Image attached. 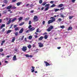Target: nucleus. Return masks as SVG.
Listing matches in <instances>:
<instances>
[{
	"instance_id": "f257e3e1",
	"label": "nucleus",
	"mask_w": 77,
	"mask_h": 77,
	"mask_svg": "<svg viewBox=\"0 0 77 77\" xmlns=\"http://www.w3.org/2000/svg\"><path fill=\"white\" fill-rule=\"evenodd\" d=\"M52 19V20H48V24H50V23H53V22H54V21H55L56 19H55V17H51L50 18V19Z\"/></svg>"
},
{
	"instance_id": "f03ea898",
	"label": "nucleus",
	"mask_w": 77,
	"mask_h": 77,
	"mask_svg": "<svg viewBox=\"0 0 77 77\" xmlns=\"http://www.w3.org/2000/svg\"><path fill=\"white\" fill-rule=\"evenodd\" d=\"M33 20V21H34V22H36V21H38V20H39V19H38V16H34Z\"/></svg>"
},
{
	"instance_id": "7ed1b4c3",
	"label": "nucleus",
	"mask_w": 77,
	"mask_h": 77,
	"mask_svg": "<svg viewBox=\"0 0 77 77\" xmlns=\"http://www.w3.org/2000/svg\"><path fill=\"white\" fill-rule=\"evenodd\" d=\"M53 26L51 25L50 26V27H49V28L47 29V31L48 32H50V31H51V29H53Z\"/></svg>"
},
{
	"instance_id": "20e7f679",
	"label": "nucleus",
	"mask_w": 77,
	"mask_h": 77,
	"mask_svg": "<svg viewBox=\"0 0 77 77\" xmlns=\"http://www.w3.org/2000/svg\"><path fill=\"white\" fill-rule=\"evenodd\" d=\"M22 50L23 51H26L27 50V47L26 46H23Z\"/></svg>"
},
{
	"instance_id": "39448f33",
	"label": "nucleus",
	"mask_w": 77,
	"mask_h": 77,
	"mask_svg": "<svg viewBox=\"0 0 77 77\" xmlns=\"http://www.w3.org/2000/svg\"><path fill=\"white\" fill-rule=\"evenodd\" d=\"M39 47H42L43 46H44V45H43V44H42L41 43H38Z\"/></svg>"
},
{
	"instance_id": "423d86ee",
	"label": "nucleus",
	"mask_w": 77,
	"mask_h": 77,
	"mask_svg": "<svg viewBox=\"0 0 77 77\" xmlns=\"http://www.w3.org/2000/svg\"><path fill=\"white\" fill-rule=\"evenodd\" d=\"M23 31H24V29L22 28L20 30V31L19 32V33H20V34H21V33H22Z\"/></svg>"
},
{
	"instance_id": "0eeeda50",
	"label": "nucleus",
	"mask_w": 77,
	"mask_h": 77,
	"mask_svg": "<svg viewBox=\"0 0 77 77\" xmlns=\"http://www.w3.org/2000/svg\"><path fill=\"white\" fill-rule=\"evenodd\" d=\"M35 29V28H34V27H32L30 28V29H29V31H30V32H32V31H33V30H34Z\"/></svg>"
},
{
	"instance_id": "6e6552de",
	"label": "nucleus",
	"mask_w": 77,
	"mask_h": 77,
	"mask_svg": "<svg viewBox=\"0 0 77 77\" xmlns=\"http://www.w3.org/2000/svg\"><path fill=\"white\" fill-rule=\"evenodd\" d=\"M13 59L14 61L17 60L16 55H14V56L13 57Z\"/></svg>"
},
{
	"instance_id": "1a4fd4ad",
	"label": "nucleus",
	"mask_w": 77,
	"mask_h": 77,
	"mask_svg": "<svg viewBox=\"0 0 77 77\" xmlns=\"http://www.w3.org/2000/svg\"><path fill=\"white\" fill-rule=\"evenodd\" d=\"M44 63H46L45 65H46V66H50V64H49V63H48L47 62V61H45Z\"/></svg>"
},
{
	"instance_id": "9d476101",
	"label": "nucleus",
	"mask_w": 77,
	"mask_h": 77,
	"mask_svg": "<svg viewBox=\"0 0 77 77\" xmlns=\"http://www.w3.org/2000/svg\"><path fill=\"white\" fill-rule=\"evenodd\" d=\"M63 4H59L58 5V8H62V7H63Z\"/></svg>"
},
{
	"instance_id": "9b49d317",
	"label": "nucleus",
	"mask_w": 77,
	"mask_h": 77,
	"mask_svg": "<svg viewBox=\"0 0 77 77\" xmlns=\"http://www.w3.org/2000/svg\"><path fill=\"white\" fill-rule=\"evenodd\" d=\"M12 5L9 6L7 7L6 9H10L12 8Z\"/></svg>"
},
{
	"instance_id": "f8f14e48",
	"label": "nucleus",
	"mask_w": 77,
	"mask_h": 77,
	"mask_svg": "<svg viewBox=\"0 0 77 77\" xmlns=\"http://www.w3.org/2000/svg\"><path fill=\"white\" fill-rule=\"evenodd\" d=\"M5 27V24H2L0 27L1 29H3V27Z\"/></svg>"
},
{
	"instance_id": "ddd939ff",
	"label": "nucleus",
	"mask_w": 77,
	"mask_h": 77,
	"mask_svg": "<svg viewBox=\"0 0 77 77\" xmlns=\"http://www.w3.org/2000/svg\"><path fill=\"white\" fill-rule=\"evenodd\" d=\"M44 38V37H42V36L40 37L39 38H38V39L39 40V41H42V39Z\"/></svg>"
},
{
	"instance_id": "4468645a",
	"label": "nucleus",
	"mask_w": 77,
	"mask_h": 77,
	"mask_svg": "<svg viewBox=\"0 0 77 77\" xmlns=\"http://www.w3.org/2000/svg\"><path fill=\"white\" fill-rule=\"evenodd\" d=\"M11 23V19L8 21V22L7 23V25H9V24H10Z\"/></svg>"
},
{
	"instance_id": "2eb2a0df",
	"label": "nucleus",
	"mask_w": 77,
	"mask_h": 77,
	"mask_svg": "<svg viewBox=\"0 0 77 77\" xmlns=\"http://www.w3.org/2000/svg\"><path fill=\"white\" fill-rule=\"evenodd\" d=\"M3 2L4 3H5V4H7L8 3V1L7 0H4Z\"/></svg>"
},
{
	"instance_id": "dca6fc26",
	"label": "nucleus",
	"mask_w": 77,
	"mask_h": 77,
	"mask_svg": "<svg viewBox=\"0 0 77 77\" xmlns=\"http://www.w3.org/2000/svg\"><path fill=\"white\" fill-rule=\"evenodd\" d=\"M21 2H19L17 3L16 5L17 6H20L21 5Z\"/></svg>"
},
{
	"instance_id": "f3484780",
	"label": "nucleus",
	"mask_w": 77,
	"mask_h": 77,
	"mask_svg": "<svg viewBox=\"0 0 77 77\" xmlns=\"http://www.w3.org/2000/svg\"><path fill=\"white\" fill-rule=\"evenodd\" d=\"M23 19V17H20V18H18V20H19V21H20L21 20Z\"/></svg>"
},
{
	"instance_id": "a211bd4d",
	"label": "nucleus",
	"mask_w": 77,
	"mask_h": 77,
	"mask_svg": "<svg viewBox=\"0 0 77 77\" xmlns=\"http://www.w3.org/2000/svg\"><path fill=\"white\" fill-rule=\"evenodd\" d=\"M44 38L45 39H47V38H48V36H47V35H45L44 36Z\"/></svg>"
},
{
	"instance_id": "6ab92c4d",
	"label": "nucleus",
	"mask_w": 77,
	"mask_h": 77,
	"mask_svg": "<svg viewBox=\"0 0 77 77\" xmlns=\"http://www.w3.org/2000/svg\"><path fill=\"white\" fill-rule=\"evenodd\" d=\"M11 32V30H8V31L7 32V34H8V33H10Z\"/></svg>"
},
{
	"instance_id": "aec40b11",
	"label": "nucleus",
	"mask_w": 77,
	"mask_h": 77,
	"mask_svg": "<svg viewBox=\"0 0 77 77\" xmlns=\"http://www.w3.org/2000/svg\"><path fill=\"white\" fill-rule=\"evenodd\" d=\"M24 24V22H23L19 24V26H21Z\"/></svg>"
},
{
	"instance_id": "412c9836",
	"label": "nucleus",
	"mask_w": 77,
	"mask_h": 77,
	"mask_svg": "<svg viewBox=\"0 0 77 77\" xmlns=\"http://www.w3.org/2000/svg\"><path fill=\"white\" fill-rule=\"evenodd\" d=\"M46 4H47V2H44V3H43L42 4V6H45V5Z\"/></svg>"
},
{
	"instance_id": "4be33fe9",
	"label": "nucleus",
	"mask_w": 77,
	"mask_h": 77,
	"mask_svg": "<svg viewBox=\"0 0 77 77\" xmlns=\"http://www.w3.org/2000/svg\"><path fill=\"white\" fill-rule=\"evenodd\" d=\"M72 27L70 26V27H69L68 29V30H72Z\"/></svg>"
},
{
	"instance_id": "5701e85b",
	"label": "nucleus",
	"mask_w": 77,
	"mask_h": 77,
	"mask_svg": "<svg viewBox=\"0 0 77 77\" xmlns=\"http://www.w3.org/2000/svg\"><path fill=\"white\" fill-rule=\"evenodd\" d=\"M27 47L29 49H30V48H32V45H29L27 46Z\"/></svg>"
},
{
	"instance_id": "b1692460",
	"label": "nucleus",
	"mask_w": 77,
	"mask_h": 77,
	"mask_svg": "<svg viewBox=\"0 0 77 77\" xmlns=\"http://www.w3.org/2000/svg\"><path fill=\"white\" fill-rule=\"evenodd\" d=\"M15 40V37H13V38L12 39V42H14Z\"/></svg>"
},
{
	"instance_id": "393cba45",
	"label": "nucleus",
	"mask_w": 77,
	"mask_h": 77,
	"mask_svg": "<svg viewBox=\"0 0 77 77\" xmlns=\"http://www.w3.org/2000/svg\"><path fill=\"white\" fill-rule=\"evenodd\" d=\"M59 10V9H57V8H54V11L55 12H57Z\"/></svg>"
},
{
	"instance_id": "a878e982",
	"label": "nucleus",
	"mask_w": 77,
	"mask_h": 77,
	"mask_svg": "<svg viewBox=\"0 0 77 77\" xmlns=\"http://www.w3.org/2000/svg\"><path fill=\"white\" fill-rule=\"evenodd\" d=\"M49 8H50L49 7H47L45 9V11H48V9H49Z\"/></svg>"
},
{
	"instance_id": "bb28decb",
	"label": "nucleus",
	"mask_w": 77,
	"mask_h": 77,
	"mask_svg": "<svg viewBox=\"0 0 77 77\" xmlns=\"http://www.w3.org/2000/svg\"><path fill=\"white\" fill-rule=\"evenodd\" d=\"M56 6V5L55 4H53L51 6V8H54Z\"/></svg>"
},
{
	"instance_id": "cd10ccee",
	"label": "nucleus",
	"mask_w": 77,
	"mask_h": 77,
	"mask_svg": "<svg viewBox=\"0 0 77 77\" xmlns=\"http://www.w3.org/2000/svg\"><path fill=\"white\" fill-rule=\"evenodd\" d=\"M57 21L59 22H60V21H62V19L61 18H59L58 19Z\"/></svg>"
},
{
	"instance_id": "c85d7f7f",
	"label": "nucleus",
	"mask_w": 77,
	"mask_h": 77,
	"mask_svg": "<svg viewBox=\"0 0 77 77\" xmlns=\"http://www.w3.org/2000/svg\"><path fill=\"white\" fill-rule=\"evenodd\" d=\"M45 7H49L50 6V4H46V5L45 6Z\"/></svg>"
},
{
	"instance_id": "c756f323",
	"label": "nucleus",
	"mask_w": 77,
	"mask_h": 77,
	"mask_svg": "<svg viewBox=\"0 0 77 77\" xmlns=\"http://www.w3.org/2000/svg\"><path fill=\"white\" fill-rule=\"evenodd\" d=\"M32 38V35H30L28 37L29 39H31Z\"/></svg>"
},
{
	"instance_id": "7c9ffc66",
	"label": "nucleus",
	"mask_w": 77,
	"mask_h": 77,
	"mask_svg": "<svg viewBox=\"0 0 77 77\" xmlns=\"http://www.w3.org/2000/svg\"><path fill=\"white\" fill-rule=\"evenodd\" d=\"M65 9L64 7H63L62 8H61L60 9V11H63V9Z\"/></svg>"
},
{
	"instance_id": "2f4dec72",
	"label": "nucleus",
	"mask_w": 77,
	"mask_h": 77,
	"mask_svg": "<svg viewBox=\"0 0 77 77\" xmlns=\"http://www.w3.org/2000/svg\"><path fill=\"white\" fill-rule=\"evenodd\" d=\"M15 30V31H17V30H19V29H18V27L16 28L15 29H14Z\"/></svg>"
},
{
	"instance_id": "473e14b6",
	"label": "nucleus",
	"mask_w": 77,
	"mask_h": 77,
	"mask_svg": "<svg viewBox=\"0 0 77 77\" xmlns=\"http://www.w3.org/2000/svg\"><path fill=\"white\" fill-rule=\"evenodd\" d=\"M60 16L61 18H65V16H64V15L63 14H61Z\"/></svg>"
},
{
	"instance_id": "72a5a7b5",
	"label": "nucleus",
	"mask_w": 77,
	"mask_h": 77,
	"mask_svg": "<svg viewBox=\"0 0 77 77\" xmlns=\"http://www.w3.org/2000/svg\"><path fill=\"white\" fill-rule=\"evenodd\" d=\"M17 20V18H14V19H13L11 20V21H12V22H14V21H15V20Z\"/></svg>"
},
{
	"instance_id": "f704fd0d",
	"label": "nucleus",
	"mask_w": 77,
	"mask_h": 77,
	"mask_svg": "<svg viewBox=\"0 0 77 77\" xmlns=\"http://www.w3.org/2000/svg\"><path fill=\"white\" fill-rule=\"evenodd\" d=\"M60 27L61 29H64V27H65V26H60Z\"/></svg>"
},
{
	"instance_id": "c9c22d12",
	"label": "nucleus",
	"mask_w": 77,
	"mask_h": 77,
	"mask_svg": "<svg viewBox=\"0 0 77 77\" xmlns=\"http://www.w3.org/2000/svg\"><path fill=\"white\" fill-rule=\"evenodd\" d=\"M42 3V0H40L39 1V3H40V4H41V3Z\"/></svg>"
},
{
	"instance_id": "e433bc0d",
	"label": "nucleus",
	"mask_w": 77,
	"mask_h": 77,
	"mask_svg": "<svg viewBox=\"0 0 77 77\" xmlns=\"http://www.w3.org/2000/svg\"><path fill=\"white\" fill-rule=\"evenodd\" d=\"M44 77H48V74H44Z\"/></svg>"
},
{
	"instance_id": "4c0bfd02",
	"label": "nucleus",
	"mask_w": 77,
	"mask_h": 77,
	"mask_svg": "<svg viewBox=\"0 0 77 77\" xmlns=\"http://www.w3.org/2000/svg\"><path fill=\"white\" fill-rule=\"evenodd\" d=\"M15 36H17L18 34V32H16L15 33Z\"/></svg>"
},
{
	"instance_id": "58836bf2",
	"label": "nucleus",
	"mask_w": 77,
	"mask_h": 77,
	"mask_svg": "<svg viewBox=\"0 0 77 77\" xmlns=\"http://www.w3.org/2000/svg\"><path fill=\"white\" fill-rule=\"evenodd\" d=\"M16 8H17V7H16L15 6L12 7V9H16Z\"/></svg>"
},
{
	"instance_id": "ea45409f",
	"label": "nucleus",
	"mask_w": 77,
	"mask_h": 77,
	"mask_svg": "<svg viewBox=\"0 0 77 77\" xmlns=\"http://www.w3.org/2000/svg\"><path fill=\"white\" fill-rule=\"evenodd\" d=\"M17 1V0H12L11 2L12 3H14V2H15Z\"/></svg>"
},
{
	"instance_id": "a19ab883",
	"label": "nucleus",
	"mask_w": 77,
	"mask_h": 77,
	"mask_svg": "<svg viewBox=\"0 0 77 77\" xmlns=\"http://www.w3.org/2000/svg\"><path fill=\"white\" fill-rule=\"evenodd\" d=\"M32 24V21H31V20H29V25H30V24Z\"/></svg>"
},
{
	"instance_id": "79ce46f5",
	"label": "nucleus",
	"mask_w": 77,
	"mask_h": 77,
	"mask_svg": "<svg viewBox=\"0 0 77 77\" xmlns=\"http://www.w3.org/2000/svg\"><path fill=\"white\" fill-rule=\"evenodd\" d=\"M3 51V49L2 48L0 49V52H2Z\"/></svg>"
},
{
	"instance_id": "37998d69",
	"label": "nucleus",
	"mask_w": 77,
	"mask_h": 77,
	"mask_svg": "<svg viewBox=\"0 0 77 77\" xmlns=\"http://www.w3.org/2000/svg\"><path fill=\"white\" fill-rule=\"evenodd\" d=\"M73 18V16H69V19H72Z\"/></svg>"
},
{
	"instance_id": "c03bdc74",
	"label": "nucleus",
	"mask_w": 77,
	"mask_h": 77,
	"mask_svg": "<svg viewBox=\"0 0 77 77\" xmlns=\"http://www.w3.org/2000/svg\"><path fill=\"white\" fill-rule=\"evenodd\" d=\"M25 56L27 57H29V54H26L25 55Z\"/></svg>"
},
{
	"instance_id": "a18cd8bd",
	"label": "nucleus",
	"mask_w": 77,
	"mask_h": 77,
	"mask_svg": "<svg viewBox=\"0 0 77 77\" xmlns=\"http://www.w3.org/2000/svg\"><path fill=\"white\" fill-rule=\"evenodd\" d=\"M32 27V26L31 25H29L28 26V29H30Z\"/></svg>"
},
{
	"instance_id": "49530a36",
	"label": "nucleus",
	"mask_w": 77,
	"mask_h": 77,
	"mask_svg": "<svg viewBox=\"0 0 77 77\" xmlns=\"http://www.w3.org/2000/svg\"><path fill=\"white\" fill-rule=\"evenodd\" d=\"M31 70H32L31 72H35V69H31Z\"/></svg>"
},
{
	"instance_id": "de8ad7c7",
	"label": "nucleus",
	"mask_w": 77,
	"mask_h": 77,
	"mask_svg": "<svg viewBox=\"0 0 77 77\" xmlns=\"http://www.w3.org/2000/svg\"><path fill=\"white\" fill-rule=\"evenodd\" d=\"M53 3H54V1H51L50 2V3H51V4H53Z\"/></svg>"
},
{
	"instance_id": "09e8293b",
	"label": "nucleus",
	"mask_w": 77,
	"mask_h": 77,
	"mask_svg": "<svg viewBox=\"0 0 77 77\" xmlns=\"http://www.w3.org/2000/svg\"><path fill=\"white\" fill-rule=\"evenodd\" d=\"M5 29L3 28L2 30V32H5Z\"/></svg>"
},
{
	"instance_id": "8fccbe9b",
	"label": "nucleus",
	"mask_w": 77,
	"mask_h": 77,
	"mask_svg": "<svg viewBox=\"0 0 77 77\" xmlns=\"http://www.w3.org/2000/svg\"><path fill=\"white\" fill-rule=\"evenodd\" d=\"M24 36H23V37L21 38V40L23 41V39H24Z\"/></svg>"
},
{
	"instance_id": "3c124183",
	"label": "nucleus",
	"mask_w": 77,
	"mask_h": 77,
	"mask_svg": "<svg viewBox=\"0 0 77 77\" xmlns=\"http://www.w3.org/2000/svg\"><path fill=\"white\" fill-rule=\"evenodd\" d=\"M17 26H18L17 25H14V28H15V27H17Z\"/></svg>"
},
{
	"instance_id": "603ef678",
	"label": "nucleus",
	"mask_w": 77,
	"mask_h": 77,
	"mask_svg": "<svg viewBox=\"0 0 77 77\" xmlns=\"http://www.w3.org/2000/svg\"><path fill=\"white\" fill-rule=\"evenodd\" d=\"M25 20L26 21H27V20H29V18H26Z\"/></svg>"
},
{
	"instance_id": "864d4df0",
	"label": "nucleus",
	"mask_w": 77,
	"mask_h": 77,
	"mask_svg": "<svg viewBox=\"0 0 77 77\" xmlns=\"http://www.w3.org/2000/svg\"><path fill=\"white\" fill-rule=\"evenodd\" d=\"M48 33L47 32H45V33L43 34V35H47Z\"/></svg>"
},
{
	"instance_id": "5fc2aeb1",
	"label": "nucleus",
	"mask_w": 77,
	"mask_h": 77,
	"mask_svg": "<svg viewBox=\"0 0 77 77\" xmlns=\"http://www.w3.org/2000/svg\"><path fill=\"white\" fill-rule=\"evenodd\" d=\"M75 1V0H72V3H74Z\"/></svg>"
},
{
	"instance_id": "6e6d98bb",
	"label": "nucleus",
	"mask_w": 77,
	"mask_h": 77,
	"mask_svg": "<svg viewBox=\"0 0 77 77\" xmlns=\"http://www.w3.org/2000/svg\"><path fill=\"white\" fill-rule=\"evenodd\" d=\"M5 40H4L2 41V43L4 44V43H5Z\"/></svg>"
},
{
	"instance_id": "4d7b16f0",
	"label": "nucleus",
	"mask_w": 77,
	"mask_h": 77,
	"mask_svg": "<svg viewBox=\"0 0 77 77\" xmlns=\"http://www.w3.org/2000/svg\"><path fill=\"white\" fill-rule=\"evenodd\" d=\"M33 6V4H31L30 5V7H31V8H32Z\"/></svg>"
},
{
	"instance_id": "13d9d810",
	"label": "nucleus",
	"mask_w": 77,
	"mask_h": 77,
	"mask_svg": "<svg viewBox=\"0 0 77 77\" xmlns=\"http://www.w3.org/2000/svg\"><path fill=\"white\" fill-rule=\"evenodd\" d=\"M45 21L44 20V21H43V22H42V24H45Z\"/></svg>"
},
{
	"instance_id": "bf43d9fd",
	"label": "nucleus",
	"mask_w": 77,
	"mask_h": 77,
	"mask_svg": "<svg viewBox=\"0 0 77 77\" xmlns=\"http://www.w3.org/2000/svg\"><path fill=\"white\" fill-rule=\"evenodd\" d=\"M32 47L33 48H34V47H35V44L32 45Z\"/></svg>"
},
{
	"instance_id": "052dcab7",
	"label": "nucleus",
	"mask_w": 77,
	"mask_h": 77,
	"mask_svg": "<svg viewBox=\"0 0 77 77\" xmlns=\"http://www.w3.org/2000/svg\"><path fill=\"white\" fill-rule=\"evenodd\" d=\"M30 12H31V13H33V12H34V11H33V10H32V11H30Z\"/></svg>"
},
{
	"instance_id": "680f3d73",
	"label": "nucleus",
	"mask_w": 77,
	"mask_h": 77,
	"mask_svg": "<svg viewBox=\"0 0 77 77\" xmlns=\"http://www.w3.org/2000/svg\"><path fill=\"white\" fill-rule=\"evenodd\" d=\"M29 29H28V30H27L26 31V33H29Z\"/></svg>"
},
{
	"instance_id": "e2e57ef3",
	"label": "nucleus",
	"mask_w": 77,
	"mask_h": 77,
	"mask_svg": "<svg viewBox=\"0 0 77 77\" xmlns=\"http://www.w3.org/2000/svg\"><path fill=\"white\" fill-rule=\"evenodd\" d=\"M61 47H58L57 48V49H58V50H59V49H60L61 48Z\"/></svg>"
},
{
	"instance_id": "0e129e2a",
	"label": "nucleus",
	"mask_w": 77,
	"mask_h": 77,
	"mask_svg": "<svg viewBox=\"0 0 77 77\" xmlns=\"http://www.w3.org/2000/svg\"><path fill=\"white\" fill-rule=\"evenodd\" d=\"M10 56L8 55L6 56V57H8V58H9V57H10Z\"/></svg>"
},
{
	"instance_id": "69168bd1",
	"label": "nucleus",
	"mask_w": 77,
	"mask_h": 77,
	"mask_svg": "<svg viewBox=\"0 0 77 77\" xmlns=\"http://www.w3.org/2000/svg\"><path fill=\"white\" fill-rule=\"evenodd\" d=\"M31 67L32 69H34L35 68V67H34L33 66H32Z\"/></svg>"
},
{
	"instance_id": "338daca9",
	"label": "nucleus",
	"mask_w": 77,
	"mask_h": 77,
	"mask_svg": "<svg viewBox=\"0 0 77 77\" xmlns=\"http://www.w3.org/2000/svg\"><path fill=\"white\" fill-rule=\"evenodd\" d=\"M29 4H28L26 5V7H27L28 6H29Z\"/></svg>"
},
{
	"instance_id": "774afa93",
	"label": "nucleus",
	"mask_w": 77,
	"mask_h": 77,
	"mask_svg": "<svg viewBox=\"0 0 77 77\" xmlns=\"http://www.w3.org/2000/svg\"><path fill=\"white\" fill-rule=\"evenodd\" d=\"M36 32H37V33H38V32H39V30H38V29H37Z\"/></svg>"
}]
</instances>
